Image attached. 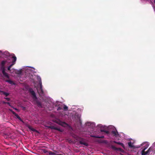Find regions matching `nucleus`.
<instances>
[{
  "label": "nucleus",
  "instance_id": "f257e3e1",
  "mask_svg": "<svg viewBox=\"0 0 155 155\" xmlns=\"http://www.w3.org/2000/svg\"><path fill=\"white\" fill-rule=\"evenodd\" d=\"M4 54L7 56H12V60L11 61L9 59V57H8L6 60H4L2 61L0 64L1 68H11L14 65L17 60L16 57L14 54H10V53L7 51H5Z\"/></svg>",
  "mask_w": 155,
  "mask_h": 155
},
{
  "label": "nucleus",
  "instance_id": "f03ea898",
  "mask_svg": "<svg viewBox=\"0 0 155 155\" xmlns=\"http://www.w3.org/2000/svg\"><path fill=\"white\" fill-rule=\"evenodd\" d=\"M36 77L37 79V80L38 81L40 84V87L39 88L38 87L37 88V90L38 93L39 94V95L41 96H42L43 95L44 92L42 88L41 79L39 76H36Z\"/></svg>",
  "mask_w": 155,
  "mask_h": 155
},
{
  "label": "nucleus",
  "instance_id": "7ed1b4c3",
  "mask_svg": "<svg viewBox=\"0 0 155 155\" xmlns=\"http://www.w3.org/2000/svg\"><path fill=\"white\" fill-rule=\"evenodd\" d=\"M85 126L88 128L93 129L95 126V124L94 122H87L86 123Z\"/></svg>",
  "mask_w": 155,
  "mask_h": 155
},
{
  "label": "nucleus",
  "instance_id": "20e7f679",
  "mask_svg": "<svg viewBox=\"0 0 155 155\" xmlns=\"http://www.w3.org/2000/svg\"><path fill=\"white\" fill-rule=\"evenodd\" d=\"M111 128L113 129V130L111 132L112 134L115 136L116 137H120V135L117 132L116 128L113 126H111Z\"/></svg>",
  "mask_w": 155,
  "mask_h": 155
},
{
  "label": "nucleus",
  "instance_id": "39448f33",
  "mask_svg": "<svg viewBox=\"0 0 155 155\" xmlns=\"http://www.w3.org/2000/svg\"><path fill=\"white\" fill-rule=\"evenodd\" d=\"M144 145V147L142 148V149L143 150V151H145L149 146V143L148 142H144L143 143H142L138 147H140L141 146H142L143 145Z\"/></svg>",
  "mask_w": 155,
  "mask_h": 155
},
{
  "label": "nucleus",
  "instance_id": "423d86ee",
  "mask_svg": "<svg viewBox=\"0 0 155 155\" xmlns=\"http://www.w3.org/2000/svg\"><path fill=\"white\" fill-rule=\"evenodd\" d=\"M79 141L80 144H81L84 145L86 146H87L88 145V143L86 142L85 140L83 138L81 139Z\"/></svg>",
  "mask_w": 155,
  "mask_h": 155
},
{
  "label": "nucleus",
  "instance_id": "0eeeda50",
  "mask_svg": "<svg viewBox=\"0 0 155 155\" xmlns=\"http://www.w3.org/2000/svg\"><path fill=\"white\" fill-rule=\"evenodd\" d=\"M29 91L32 95L33 96V98L34 100H35L37 99L35 93V92L33 91V90L32 88H30L29 89Z\"/></svg>",
  "mask_w": 155,
  "mask_h": 155
},
{
  "label": "nucleus",
  "instance_id": "6e6552de",
  "mask_svg": "<svg viewBox=\"0 0 155 155\" xmlns=\"http://www.w3.org/2000/svg\"><path fill=\"white\" fill-rule=\"evenodd\" d=\"M57 123L59 124L64 127H66L68 125L64 122H62L60 120H58Z\"/></svg>",
  "mask_w": 155,
  "mask_h": 155
},
{
  "label": "nucleus",
  "instance_id": "1a4fd4ad",
  "mask_svg": "<svg viewBox=\"0 0 155 155\" xmlns=\"http://www.w3.org/2000/svg\"><path fill=\"white\" fill-rule=\"evenodd\" d=\"M1 71L2 72L4 77L7 78H9V76L7 73L5 72V68H0Z\"/></svg>",
  "mask_w": 155,
  "mask_h": 155
},
{
  "label": "nucleus",
  "instance_id": "9d476101",
  "mask_svg": "<svg viewBox=\"0 0 155 155\" xmlns=\"http://www.w3.org/2000/svg\"><path fill=\"white\" fill-rule=\"evenodd\" d=\"M96 141L99 143H106L107 141L105 140H97Z\"/></svg>",
  "mask_w": 155,
  "mask_h": 155
},
{
  "label": "nucleus",
  "instance_id": "9b49d317",
  "mask_svg": "<svg viewBox=\"0 0 155 155\" xmlns=\"http://www.w3.org/2000/svg\"><path fill=\"white\" fill-rule=\"evenodd\" d=\"M91 137H95V138H104V136H97L92 135H91Z\"/></svg>",
  "mask_w": 155,
  "mask_h": 155
},
{
  "label": "nucleus",
  "instance_id": "f8f14e48",
  "mask_svg": "<svg viewBox=\"0 0 155 155\" xmlns=\"http://www.w3.org/2000/svg\"><path fill=\"white\" fill-rule=\"evenodd\" d=\"M129 146L130 147L134 148V143L131 142H129L128 143Z\"/></svg>",
  "mask_w": 155,
  "mask_h": 155
},
{
  "label": "nucleus",
  "instance_id": "ddd939ff",
  "mask_svg": "<svg viewBox=\"0 0 155 155\" xmlns=\"http://www.w3.org/2000/svg\"><path fill=\"white\" fill-rule=\"evenodd\" d=\"M141 155H147V154H149L148 152L147 151L146 152L145 151H143V150H142L141 151Z\"/></svg>",
  "mask_w": 155,
  "mask_h": 155
},
{
  "label": "nucleus",
  "instance_id": "4468645a",
  "mask_svg": "<svg viewBox=\"0 0 155 155\" xmlns=\"http://www.w3.org/2000/svg\"><path fill=\"white\" fill-rule=\"evenodd\" d=\"M0 93L5 95L6 97L8 96L9 94L8 93L5 92L1 91H0Z\"/></svg>",
  "mask_w": 155,
  "mask_h": 155
},
{
  "label": "nucleus",
  "instance_id": "2eb2a0df",
  "mask_svg": "<svg viewBox=\"0 0 155 155\" xmlns=\"http://www.w3.org/2000/svg\"><path fill=\"white\" fill-rule=\"evenodd\" d=\"M101 132H104L106 134H109V132L108 131H107L105 130H100Z\"/></svg>",
  "mask_w": 155,
  "mask_h": 155
},
{
  "label": "nucleus",
  "instance_id": "dca6fc26",
  "mask_svg": "<svg viewBox=\"0 0 155 155\" xmlns=\"http://www.w3.org/2000/svg\"><path fill=\"white\" fill-rule=\"evenodd\" d=\"M9 110L17 118L19 116L12 110L9 109Z\"/></svg>",
  "mask_w": 155,
  "mask_h": 155
},
{
  "label": "nucleus",
  "instance_id": "f3484780",
  "mask_svg": "<svg viewBox=\"0 0 155 155\" xmlns=\"http://www.w3.org/2000/svg\"><path fill=\"white\" fill-rule=\"evenodd\" d=\"M56 152H54L52 151H49L48 152V153L49 155H56Z\"/></svg>",
  "mask_w": 155,
  "mask_h": 155
},
{
  "label": "nucleus",
  "instance_id": "a211bd4d",
  "mask_svg": "<svg viewBox=\"0 0 155 155\" xmlns=\"http://www.w3.org/2000/svg\"><path fill=\"white\" fill-rule=\"evenodd\" d=\"M117 144L120 145L123 148L124 147V144L122 143H120L119 142H117Z\"/></svg>",
  "mask_w": 155,
  "mask_h": 155
},
{
  "label": "nucleus",
  "instance_id": "6ab92c4d",
  "mask_svg": "<svg viewBox=\"0 0 155 155\" xmlns=\"http://www.w3.org/2000/svg\"><path fill=\"white\" fill-rule=\"evenodd\" d=\"M7 82H8L10 84H14V82L12 81L11 80H7L6 81Z\"/></svg>",
  "mask_w": 155,
  "mask_h": 155
},
{
  "label": "nucleus",
  "instance_id": "aec40b11",
  "mask_svg": "<svg viewBox=\"0 0 155 155\" xmlns=\"http://www.w3.org/2000/svg\"><path fill=\"white\" fill-rule=\"evenodd\" d=\"M28 128L29 129L33 131H35V130L33 128H32L30 126H29L28 127Z\"/></svg>",
  "mask_w": 155,
  "mask_h": 155
},
{
  "label": "nucleus",
  "instance_id": "412c9836",
  "mask_svg": "<svg viewBox=\"0 0 155 155\" xmlns=\"http://www.w3.org/2000/svg\"><path fill=\"white\" fill-rule=\"evenodd\" d=\"M64 110V111H66L68 110V107L66 105H64L63 107Z\"/></svg>",
  "mask_w": 155,
  "mask_h": 155
},
{
  "label": "nucleus",
  "instance_id": "4be33fe9",
  "mask_svg": "<svg viewBox=\"0 0 155 155\" xmlns=\"http://www.w3.org/2000/svg\"><path fill=\"white\" fill-rule=\"evenodd\" d=\"M152 150V148L151 147H150L147 151L149 153H150Z\"/></svg>",
  "mask_w": 155,
  "mask_h": 155
},
{
  "label": "nucleus",
  "instance_id": "5701e85b",
  "mask_svg": "<svg viewBox=\"0 0 155 155\" xmlns=\"http://www.w3.org/2000/svg\"><path fill=\"white\" fill-rule=\"evenodd\" d=\"M111 147L112 148V149H113L114 150H117V148L114 146H111Z\"/></svg>",
  "mask_w": 155,
  "mask_h": 155
},
{
  "label": "nucleus",
  "instance_id": "b1692460",
  "mask_svg": "<svg viewBox=\"0 0 155 155\" xmlns=\"http://www.w3.org/2000/svg\"><path fill=\"white\" fill-rule=\"evenodd\" d=\"M3 103L7 104H8L9 106H11V105H10V103H9V102H4V101H3Z\"/></svg>",
  "mask_w": 155,
  "mask_h": 155
},
{
  "label": "nucleus",
  "instance_id": "393cba45",
  "mask_svg": "<svg viewBox=\"0 0 155 155\" xmlns=\"http://www.w3.org/2000/svg\"><path fill=\"white\" fill-rule=\"evenodd\" d=\"M62 110V108L61 107H58V108L57 109V110Z\"/></svg>",
  "mask_w": 155,
  "mask_h": 155
},
{
  "label": "nucleus",
  "instance_id": "a878e982",
  "mask_svg": "<svg viewBox=\"0 0 155 155\" xmlns=\"http://www.w3.org/2000/svg\"><path fill=\"white\" fill-rule=\"evenodd\" d=\"M5 98V99H6V100L8 101H9L10 100V98H8L6 97V98Z\"/></svg>",
  "mask_w": 155,
  "mask_h": 155
},
{
  "label": "nucleus",
  "instance_id": "bb28decb",
  "mask_svg": "<svg viewBox=\"0 0 155 155\" xmlns=\"http://www.w3.org/2000/svg\"><path fill=\"white\" fill-rule=\"evenodd\" d=\"M11 107H12L15 110H17V111H19V110L18 109H17L16 108H14L13 107H12V106H11Z\"/></svg>",
  "mask_w": 155,
  "mask_h": 155
},
{
  "label": "nucleus",
  "instance_id": "cd10ccee",
  "mask_svg": "<svg viewBox=\"0 0 155 155\" xmlns=\"http://www.w3.org/2000/svg\"><path fill=\"white\" fill-rule=\"evenodd\" d=\"M41 104L40 103H38V106H40V107H41Z\"/></svg>",
  "mask_w": 155,
  "mask_h": 155
},
{
  "label": "nucleus",
  "instance_id": "c85d7f7f",
  "mask_svg": "<svg viewBox=\"0 0 155 155\" xmlns=\"http://www.w3.org/2000/svg\"><path fill=\"white\" fill-rule=\"evenodd\" d=\"M17 118H18L19 120H21V118H20V117L18 116L17 117Z\"/></svg>",
  "mask_w": 155,
  "mask_h": 155
},
{
  "label": "nucleus",
  "instance_id": "c756f323",
  "mask_svg": "<svg viewBox=\"0 0 155 155\" xmlns=\"http://www.w3.org/2000/svg\"><path fill=\"white\" fill-rule=\"evenodd\" d=\"M17 118H18L19 120H21V118H20V117L18 116L17 117Z\"/></svg>",
  "mask_w": 155,
  "mask_h": 155
},
{
  "label": "nucleus",
  "instance_id": "7c9ffc66",
  "mask_svg": "<svg viewBox=\"0 0 155 155\" xmlns=\"http://www.w3.org/2000/svg\"><path fill=\"white\" fill-rule=\"evenodd\" d=\"M27 67H28V68H33V67H30V66H26V67H24V68H27Z\"/></svg>",
  "mask_w": 155,
  "mask_h": 155
},
{
  "label": "nucleus",
  "instance_id": "2f4dec72",
  "mask_svg": "<svg viewBox=\"0 0 155 155\" xmlns=\"http://www.w3.org/2000/svg\"><path fill=\"white\" fill-rule=\"evenodd\" d=\"M113 142L114 143H117V142L116 141H113Z\"/></svg>",
  "mask_w": 155,
  "mask_h": 155
},
{
  "label": "nucleus",
  "instance_id": "473e14b6",
  "mask_svg": "<svg viewBox=\"0 0 155 155\" xmlns=\"http://www.w3.org/2000/svg\"><path fill=\"white\" fill-rule=\"evenodd\" d=\"M98 126L100 127H101V124H99L98 125Z\"/></svg>",
  "mask_w": 155,
  "mask_h": 155
},
{
  "label": "nucleus",
  "instance_id": "72a5a7b5",
  "mask_svg": "<svg viewBox=\"0 0 155 155\" xmlns=\"http://www.w3.org/2000/svg\"><path fill=\"white\" fill-rule=\"evenodd\" d=\"M56 155H63L62 154H57V153H56Z\"/></svg>",
  "mask_w": 155,
  "mask_h": 155
},
{
  "label": "nucleus",
  "instance_id": "f704fd0d",
  "mask_svg": "<svg viewBox=\"0 0 155 155\" xmlns=\"http://www.w3.org/2000/svg\"><path fill=\"white\" fill-rule=\"evenodd\" d=\"M47 108H48L49 109V110H51V109H50V108L49 107H47Z\"/></svg>",
  "mask_w": 155,
  "mask_h": 155
},
{
  "label": "nucleus",
  "instance_id": "c9c22d12",
  "mask_svg": "<svg viewBox=\"0 0 155 155\" xmlns=\"http://www.w3.org/2000/svg\"><path fill=\"white\" fill-rule=\"evenodd\" d=\"M153 145L155 146V142L153 143Z\"/></svg>",
  "mask_w": 155,
  "mask_h": 155
},
{
  "label": "nucleus",
  "instance_id": "e433bc0d",
  "mask_svg": "<svg viewBox=\"0 0 155 155\" xmlns=\"http://www.w3.org/2000/svg\"><path fill=\"white\" fill-rule=\"evenodd\" d=\"M7 69H8V71H9L10 70V68H7Z\"/></svg>",
  "mask_w": 155,
  "mask_h": 155
},
{
  "label": "nucleus",
  "instance_id": "4c0bfd02",
  "mask_svg": "<svg viewBox=\"0 0 155 155\" xmlns=\"http://www.w3.org/2000/svg\"><path fill=\"white\" fill-rule=\"evenodd\" d=\"M61 115V116H63L64 114H62Z\"/></svg>",
  "mask_w": 155,
  "mask_h": 155
},
{
  "label": "nucleus",
  "instance_id": "58836bf2",
  "mask_svg": "<svg viewBox=\"0 0 155 155\" xmlns=\"http://www.w3.org/2000/svg\"><path fill=\"white\" fill-rule=\"evenodd\" d=\"M28 69H29V68H27V70L28 71Z\"/></svg>",
  "mask_w": 155,
  "mask_h": 155
}]
</instances>
